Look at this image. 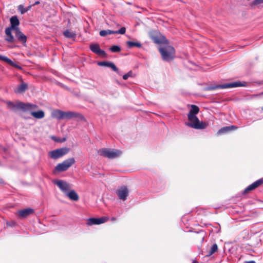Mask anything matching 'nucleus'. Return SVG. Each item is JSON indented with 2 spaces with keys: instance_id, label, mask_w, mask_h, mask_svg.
<instances>
[{
  "instance_id": "nucleus-27",
  "label": "nucleus",
  "mask_w": 263,
  "mask_h": 263,
  "mask_svg": "<svg viewBox=\"0 0 263 263\" xmlns=\"http://www.w3.org/2000/svg\"><path fill=\"white\" fill-rule=\"evenodd\" d=\"M115 34L114 30H111L109 29L107 30H102L100 31L99 34L101 36H105L107 35Z\"/></svg>"
},
{
  "instance_id": "nucleus-17",
  "label": "nucleus",
  "mask_w": 263,
  "mask_h": 263,
  "mask_svg": "<svg viewBox=\"0 0 263 263\" xmlns=\"http://www.w3.org/2000/svg\"><path fill=\"white\" fill-rule=\"evenodd\" d=\"M153 41L156 44H168V41L164 36H152L151 37Z\"/></svg>"
},
{
  "instance_id": "nucleus-30",
  "label": "nucleus",
  "mask_w": 263,
  "mask_h": 263,
  "mask_svg": "<svg viewBox=\"0 0 263 263\" xmlns=\"http://www.w3.org/2000/svg\"><path fill=\"white\" fill-rule=\"evenodd\" d=\"M99 66H115V64L112 62H102L98 63Z\"/></svg>"
},
{
  "instance_id": "nucleus-3",
  "label": "nucleus",
  "mask_w": 263,
  "mask_h": 263,
  "mask_svg": "<svg viewBox=\"0 0 263 263\" xmlns=\"http://www.w3.org/2000/svg\"><path fill=\"white\" fill-rule=\"evenodd\" d=\"M7 105L10 109L14 110L17 109H21L24 111H28L37 108V106L34 104L24 103L21 102H17L16 104H14L12 102H8Z\"/></svg>"
},
{
  "instance_id": "nucleus-33",
  "label": "nucleus",
  "mask_w": 263,
  "mask_h": 263,
  "mask_svg": "<svg viewBox=\"0 0 263 263\" xmlns=\"http://www.w3.org/2000/svg\"><path fill=\"white\" fill-rule=\"evenodd\" d=\"M205 236V234L204 232H201L199 234H197L196 238L201 240V242H203Z\"/></svg>"
},
{
  "instance_id": "nucleus-6",
  "label": "nucleus",
  "mask_w": 263,
  "mask_h": 263,
  "mask_svg": "<svg viewBox=\"0 0 263 263\" xmlns=\"http://www.w3.org/2000/svg\"><path fill=\"white\" fill-rule=\"evenodd\" d=\"M245 86H246L245 82L241 83L240 82H235L222 84V85H216L214 86L208 87L205 89L206 90H214V89H218V88L224 89V88H228L237 87Z\"/></svg>"
},
{
  "instance_id": "nucleus-22",
  "label": "nucleus",
  "mask_w": 263,
  "mask_h": 263,
  "mask_svg": "<svg viewBox=\"0 0 263 263\" xmlns=\"http://www.w3.org/2000/svg\"><path fill=\"white\" fill-rule=\"evenodd\" d=\"M27 88V85L26 83H22L15 90L16 93H22L24 92Z\"/></svg>"
},
{
  "instance_id": "nucleus-41",
  "label": "nucleus",
  "mask_w": 263,
  "mask_h": 263,
  "mask_svg": "<svg viewBox=\"0 0 263 263\" xmlns=\"http://www.w3.org/2000/svg\"><path fill=\"white\" fill-rule=\"evenodd\" d=\"M245 263H256L254 261H247Z\"/></svg>"
},
{
  "instance_id": "nucleus-31",
  "label": "nucleus",
  "mask_w": 263,
  "mask_h": 263,
  "mask_svg": "<svg viewBox=\"0 0 263 263\" xmlns=\"http://www.w3.org/2000/svg\"><path fill=\"white\" fill-rule=\"evenodd\" d=\"M96 54H97V55H98L101 57H105L106 55V54L105 51H104L101 49H99L97 51V52L96 53Z\"/></svg>"
},
{
  "instance_id": "nucleus-14",
  "label": "nucleus",
  "mask_w": 263,
  "mask_h": 263,
  "mask_svg": "<svg viewBox=\"0 0 263 263\" xmlns=\"http://www.w3.org/2000/svg\"><path fill=\"white\" fill-rule=\"evenodd\" d=\"M263 184V179H260L256 181L253 182L252 184H250L249 186H248L244 191V193L247 194L249 192L252 191L257 187H258L259 185Z\"/></svg>"
},
{
  "instance_id": "nucleus-25",
  "label": "nucleus",
  "mask_w": 263,
  "mask_h": 263,
  "mask_svg": "<svg viewBox=\"0 0 263 263\" xmlns=\"http://www.w3.org/2000/svg\"><path fill=\"white\" fill-rule=\"evenodd\" d=\"M126 44L127 45V47L129 48H132L134 47L140 48L142 46V45L140 43L135 42H133V41H127L126 42Z\"/></svg>"
},
{
  "instance_id": "nucleus-45",
  "label": "nucleus",
  "mask_w": 263,
  "mask_h": 263,
  "mask_svg": "<svg viewBox=\"0 0 263 263\" xmlns=\"http://www.w3.org/2000/svg\"><path fill=\"white\" fill-rule=\"evenodd\" d=\"M262 110H263V107H262Z\"/></svg>"
},
{
  "instance_id": "nucleus-8",
  "label": "nucleus",
  "mask_w": 263,
  "mask_h": 263,
  "mask_svg": "<svg viewBox=\"0 0 263 263\" xmlns=\"http://www.w3.org/2000/svg\"><path fill=\"white\" fill-rule=\"evenodd\" d=\"M53 183L56 184L65 194L69 191L71 189V185L65 181L62 180H54Z\"/></svg>"
},
{
  "instance_id": "nucleus-16",
  "label": "nucleus",
  "mask_w": 263,
  "mask_h": 263,
  "mask_svg": "<svg viewBox=\"0 0 263 263\" xmlns=\"http://www.w3.org/2000/svg\"><path fill=\"white\" fill-rule=\"evenodd\" d=\"M12 30H13V29L9 27H7L5 29V40L8 43H13L15 41L14 37L12 34Z\"/></svg>"
},
{
  "instance_id": "nucleus-26",
  "label": "nucleus",
  "mask_w": 263,
  "mask_h": 263,
  "mask_svg": "<svg viewBox=\"0 0 263 263\" xmlns=\"http://www.w3.org/2000/svg\"><path fill=\"white\" fill-rule=\"evenodd\" d=\"M217 250H218V247H217V245L216 243H215V244H214V245L212 246V247H211V248L210 250L209 251L207 252V253H206V254H205V255L206 256H208V257L210 256H211V255H212L213 254H214V253H215L216 252H217Z\"/></svg>"
},
{
  "instance_id": "nucleus-19",
  "label": "nucleus",
  "mask_w": 263,
  "mask_h": 263,
  "mask_svg": "<svg viewBox=\"0 0 263 263\" xmlns=\"http://www.w3.org/2000/svg\"><path fill=\"white\" fill-rule=\"evenodd\" d=\"M66 195L71 200L78 201L79 199V195L74 190H69L66 194Z\"/></svg>"
},
{
  "instance_id": "nucleus-43",
  "label": "nucleus",
  "mask_w": 263,
  "mask_h": 263,
  "mask_svg": "<svg viewBox=\"0 0 263 263\" xmlns=\"http://www.w3.org/2000/svg\"><path fill=\"white\" fill-rule=\"evenodd\" d=\"M3 181L2 180H0V183H3Z\"/></svg>"
},
{
  "instance_id": "nucleus-4",
  "label": "nucleus",
  "mask_w": 263,
  "mask_h": 263,
  "mask_svg": "<svg viewBox=\"0 0 263 263\" xmlns=\"http://www.w3.org/2000/svg\"><path fill=\"white\" fill-rule=\"evenodd\" d=\"M75 160L73 158H70L64 160L61 163H59L55 167L53 172H61L67 170L75 163Z\"/></svg>"
},
{
  "instance_id": "nucleus-44",
  "label": "nucleus",
  "mask_w": 263,
  "mask_h": 263,
  "mask_svg": "<svg viewBox=\"0 0 263 263\" xmlns=\"http://www.w3.org/2000/svg\"><path fill=\"white\" fill-rule=\"evenodd\" d=\"M18 68H20V69L21 68V66H19V67H17Z\"/></svg>"
},
{
  "instance_id": "nucleus-40",
  "label": "nucleus",
  "mask_w": 263,
  "mask_h": 263,
  "mask_svg": "<svg viewBox=\"0 0 263 263\" xmlns=\"http://www.w3.org/2000/svg\"><path fill=\"white\" fill-rule=\"evenodd\" d=\"M40 4V2L39 1H36L34 3V4L32 5V6H34V5H38Z\"/></svg>"
},
{
  "instance_id": "nucleus-13",
  "label": "nucleus",
  "mask_w": 263,
  "mask_h": 263,
  "mask_svg": "<svg viewBox=\"0 0 263 263\" xmlns=\"http://www.w3.org/2000/svg\"><path fill=\"white\" fill-rule=\"evenodd\" d=\"M14 33L18 41L22 43L23 45H25L27 42V37L21 31L20 29H16V30L14 31Z\"/></svg>"
},
{
  "instance_id": "nucleus-38",
  "label": "nucleus",
  "mask_w": 263,
  "mask_h": 263,
  "mask_svg": "<svg viewBox=\"0 0 263 263\" xmlns=\"http://www.w3.org/2000/svg\"><path fill=\"white\" fill-rule=\"evenodd\" d=\"M6 224H7V226H12L15 224V222H13L11 224V223H10V222H7Z\"/></svg>"
},
{
  "instance_id": "nucleus-37",
  "label": "nucleus",
  "mask_w": 263,
  "mask_h": 263,
  "mask_svg": "<svg viewBox=\"0 0 263 263\" xmlns=\"http://www.w3.org/2000/svg\"><path fill=\"white\" fill-rule=\"evenodd\" d=\"M33 6L32 5H29V6H28L27 8H25V10H26V12H27L28 11H29V10H30V9L31 8V7H32Z\"/></svg>"
},
{
  "instance_id": "nucleus-12",
  "label": "nucleus",
  "mask_w": 263,
  "mask_h": 263,
  "mask_svg": "<svg viewBox=\"0 0 263 263\" xmlns=\"http://www.w3.org/2000/svg\"><path fill=\"white\" fill-rule=\"evenodd\" d=\"M34 210L31 208H27L23 210H18L16 214L20 218H24L33 214Z\"/></svg>"
},
{
  "instance_id": "nucleus-10",
  "label": "nucleus",
  "mask_w": 263,
  "mask_h": 263,
  "mask_svg": "<svg viewBox=\"0 0 263 263\" xmlns=\"http://www.w3.org/2000/svg\"><path fill=\"white\" fill-rule=\"evenodd\" d=\"M109 220V217L107 216L102 217L98 218H90L87 219V224L88 226H91L93 224H100L106 222Z\"/></svg>"
},
{
  "instance_id": "nucleus-21",
  "label": "nucleus",
  "mask_w": 263,
  "mask_h": 263,
  "mask_svg": "<svg viewBox=\"0 0 263 263\" xmlns=\"http://www.w3.org/2000/svg\"><path fill=\"white\" fill-rule=\"evenodd\" d=\"M31 115L36 119H42L45 116L44 112L43 110L37 111H32Z\"/></svg>"
},
{
  "instance_id": "nucleus-42",
  "label": "nucleus",
  "mask_w": 263,
  "mask_h": 263,
  "mask_svg": "<svg viewBox=\"0 0 263 263\" xmlns=\"http://www.w3.org/2000/svg\"><path fill=\"white\" fill-rule=\"evenodd\" d=\"M116 220V218L115 217H112V218H111V221H115Z\"/></svg>"
},
{
  "instance_id": "nucleus-39",
  "label": "nucleus",
  "mask_w": 263,
  "mask_h": 263,
  "mask_svg": "<svg viewBox=\"0 0 263 263\" xmlns=\"http://www.w3.org/2000/svg\"><path fill=\"white\" fill-rule=\"evenodd\" d=\"M112 69V70L115 71H118V68L117 67H111Z\"/></svg>"
},
{
  "instance_id": "nucleus-5",
  "label": "nucleus",
  "mask_w": 263,
  "mask_h": 263,
  "mask_svg": "<svg viewBox=\"0 0 263 263\" xmlns=\"http://www.w3.org/2000/svg\"><path fill=\"white\" fill-rule=\"evenodd\" d=\"M99 154L105 157L110 159L115 158L119 157L122 153L120 151L117 149L110 150L107 148H102L98 151Z\"/></svg>"
},
{
  "instance_id": "nucleus-2",
  "label": "nucleus",
  "mask_w": 263,
  "mask_h": 263,
  "mask_svg": "<svg viewBox=\"0 0 263 263\" xmlns=\"http://www.w3.org/2000/svg\"><path fill=\"white\" fill-rule=\"evenodd\" d=\"M159 51L160 53L163 60L170 61L173 60L175 51L174 48L171 46H165L159 48Z\"/></svg>"
},
{
  "instance_id": "nucleus-7",
  "label": "nucleus",
  "mask_w": 263,
  "mask_h": 263,
  "mask_svg": "<svg viewBox=\"0 0 263 263\" xmlns=\"http://www.w3.org/2000/svg\"><path fill=\"white\" fill-rule=\"evenodd\" d=\"M70 151L67 147L57 149L49 152V156L53 159H57L67 154Z\"/></svg>"
},
{
  "instance_id": "nucleus-32",
  "label": "nucleus",
  "mask_w": 263,
  "mask_h": 263,
  "mask_svg": "<svg viewBox=\"0 0 263 263\" xmlns=\"http://www.w3.org/2000/svg\"><path fill=\"white\" fill-rule=\"evenodd\" d=\"M126 28L124 27H121L119 30L114 31L115 34H123L125 33Z\"/></svg>"
},
{
  "instance_id": "nucleus-1",
  "label": "nucleus",
  "mask_w": 263,
  "mask_h": 263,
  "mask_svg": "<svg viewBox=\"0 0 263 263\" xmlns=\"http://www.w3.org/2000/svg\"><path fill=\"white\" fill-rule=\"evenodd\" d=\"M199 107L195 105H191V109L187 115L188 119L190 122L186 123L185 124L190 127L195 129H204L208 124L205 122H200L195 115L199 112Z\"/></svg>"
},
{
  "instance_id": "nucleus-9",
  "label": "nucleus",
  "mask_w": 263,
  "mask_h": 263,
  "mask_svg": "<svg viewBox=\"0 0 263 263\" xmlns=\"http://www.w3.org/2000/svg\"><path fill=\"white\" fill-rule=\"evenodd\" d=\"M63 119L69 120L73 118H77L83 120L84 117L80 114L74 111H63Z\"/></svg>"
},
{
  "instance_id": "nucleus-24",
  "label": "nucleus",
  "mask_w": 263,
  "mask_h": 263,
  "mask_svg": "<svg viewBox=\"0 0 263 263\" xmlns=\"http://www.w3.org/2000/svg\"><path fill=\"white\" fill-rule=\"evenodd\" d=\"M0 60L5 62L10 66H17L10 59L1 54H0Z\"/></svg>"
},
{
  "instance_id": "nucleus-11",
  "label": "nucleus",
  "mask_w": 263,
  "mask_h": 263,
  "mask_svg": "<svg viewBox=\"0 0 263 263\" xmlns=\"http://www.w3.org/2000/svg\"><path fill=\"white\" fill-rule=\"evenodd\" d=\"M129 190L127 186H123L118 189L117 194L120 199L125 201L128 195Z\"/></svg>"
},
{
  "instance_id": "nucleus-23",
  "label": "nucleus",
  "mask_w": 263,
  "mask_h": 263,
  "mask_svg": "<svg viewBox=\"0 0 263 263\" xmlns=\"http://www.w3.org/2000/svg\"><path fill=\"white\" fill-rule=\"evenodd\" d=\"M63 34L67 38L74 39L76 37V33L69 30H66L63 32Z\"/></svg>"
},
{
  "instance_id": "nucleus-20",
  "label": "nucleus",
  "mask_w": 263,
  "mask_h": 263,
  "mask_svg": "<svg viewBox=\"0 0 263 263\" xmlns=\"http://www.w3.org/2000/svg\"><path fill=\"white\" fill-rule=\"evenodd\" d=\"M237 128H238L237 127L234 126V125H232V126H226V127H222L221 129H220L218 131L217 134L219 135H221V134L226 133L227 132H229L230 131H231L233 130H235V129H237Z\"/></svg>"
},
{
  "instance_id": "nucleus-15",
  "label": "nucleus",
  "mask_w": 263,
  "mask_h": 263,
  "mask_svg": "<svg viewBox=\"0 0 263 263\" xmlns=\"http://www.w3.org/2000/svg\"><path fill=\"white\" fill-rule=\"evenodd\" d=\"M10 22L11 26L9 27V28L13 29L14 31L20 29L18 26H19L20 23L17 16L14 15L12 16L10 19Z\"/></svg>"
},
{
  "instance_id": "nucleus-18",
  "label": "nucleus",
  "mask_w": 263,
  "mask_h": 263,
  "mask_svg": "<svg viewBox=\"0 0 263 263\" xmlns=\"http://www.w3.org/2000/svg\"><path fill=\"white\" fill-rule=\"evenodd\" d=\"M63 111L55 109L51 112V116L53 118H55L58 120H63Z\"/></svg>"
},
{
  "instance_id": "nucleus-36",
  "label": "nucleus",
  "mask_w": 263,
  "mask_h": 263,
  "mask_svg": "<svg viewBox=\"0 0 263 263\" xmlns=\"http://www.w3.org/2000/svg\"><path fill=\"white\" fill-rule=\"evenodd\" d=\"M263 3V0H254L253 4L254 5H258Z\"/></svg>"
},
{
  "instance_id": "nucleus-35",
  "label": "nucleus",
  "mask_w": 263,
  "mask_h": 263,
  "mask_svg": "<svg viewBox=\"0 0 263 263\" xmlns=\"http://www.w3.org/2000/svg\"><path fill=\"white\" fill-rule=\"evenodd\" d=\"M18 9L22 14L26 12V10H25V8L22 5L18 6Z\"/></svg>"
},
{
  "instance_id": "nucleus-29",
  "label": "nucleus",
  "mask_w": 263,
  "mask_h": 263,
  "mask_svg": "<svg viewBox=\"0 0 263 263\" xmlns=\"http://www.w3.org/2000/svg\"><path fill=\"white\" fill-rule=\"evenodd\" d=\"M110 50L112 52H118L120 51L121 48L119 46L117 45H114L110 48Z\"/></svg>"
},
{
  "instance_id": "nucleus-34",
  "label": "nucleus",
  "mask_w": 263,
  "mask_h": 263,
  "mask_svg": "<svg viewBox=\"0 0 263 263\" xmlns=\"http://www.w3.org/2000/svg\"><path fill=\"white\" fill-rule=\"evenodd\" d=\"M134 77L133 73L132 71H129L127 73L123 75V79L124 80H127L129 77Z\"/></svg>"
},
{
  "instance_id": "nucleus-28",
  "label": "nucleus",
  "mask_w": 263,
  "mask_h": 263,
  "mask_svg": "<svg viewBox=\"0 0 263 263\" xmlns=\"http://www.w3.org/2000/svg\"><path fill=\"white\" fill-rule=\"evenodd\" d=\"M89 48L91 51H92L95 53H96L97 52V51L99 49H100V46L98 44H91L90 45Z\"/></svg>"
}]
</instances>
